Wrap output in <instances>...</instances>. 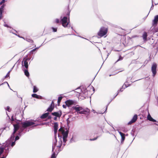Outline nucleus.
<instances>
[{
  "label": "nucleus",
  "mask_w": 158,
  "mask_h": 158,
  "mask_svg": "<svg viewBox=\"0 0 158 158\" xmlns=\"http://www.w3.org/2000/svg\"><path fill=\"white\" fill-rule=\"evenodd\" d=\"M54 139L53 140L52 146V151H53L56 146L57 143L56 136L54 135Z\"/></svg>",
  "instance_id": "obj_14"
},
{
  "label": "nucleus",
  "mask_w": 158,
  "mask_h": 158,
  "mask_svg": "<svg viewBox=\"0 0 158 158\" xmlns=\"http://www.w3.org/2000/svg\"><path fill=\"white\" fill-rule=\"evenodd\" d=\"M109 55V54H108L107 56H108V55Z\"/></svg>",
  "instance_id": "obj_60"
},
{
  "label": "nucleus",
  "mask_w": 158,
  "mask_h": 158,
  "mask_svg": "<svg viewBox=\"0 0 158 158\" xmlns=\"http://www.w3.org/2000/svg\"><path fill=\"white\" fill-rule=\"evenodd\" d=\"M128 78H127L126 81L124 83V85L123 86V87L124 85L125 86V87L124 88V89H125L127 87H128V86H129L130 85V84H127V81H128Z\"/></svg>",
  "instance_id": "obj_21"
},
{
  "label": "nucleus",
  "mask_w": 158,
  "mask_h": 158,
  "mask_svg": "<svg viewBox=\"0 0 158 158\" xmlns=\"http://www.w3.org/2000/svg\"><path fill=\"white\" fill-rule=\"evenodd\" d=\"M52 114L56 117L60 118L61 115L62 113L60 111L54 112L52 113Z\"/></svg>",
  "instance_id": "obj_12"
},
{
  "label": "nucleus",
  "mask_w": 158,
  "mask_h": 158,
  "mask_svg": "<svg viewBox=\"0 0 158 158\" xmlns=\"http://www.w3.org/2000/svg\"><path fill=\"white\" fill-rule=\"evenodd\" d=\"M38 90V89L35 86H33V92L34 93H36L37 92Z\"/></svg>",
  "instance_id": "obj_23"
},
{
  "label": "nucleus",
  "mask_w": 158,
  "mask_h": 158,
  "mask_svg": "<svg viewBox=\"0 0 158 158\" xmlns=\"http://www.w3.org/2000/svg\"><path fill=\"white\" fill-rule=\"evenodd\" d=\"M48 119H51L52 118L51 116H50V115L48 116Z\"/></svg>",
  "instance_id": "obj_52"
},
{
  "label": "nucleus",
  "mask_w": 158,
  "mask_h": 158,
  "mask_svg": "<svg viewBox=\"0 0 158 158\" xmlns=\"http://www.w3.org/2000/svg\"><path fill=\"white\" fill-rule=\"evenodd\" d=\"M5 6L4 4L2 5L0 7V20L2 18V12L4 10V8Z\"/></svg>",
  "instance_id": "obj_15"
},
{
  "label": "nucleus",
  "mask_w": 158,
  "mask_h": 158,
  "mask_svg": "<svg viewBox=\"0 0 158 158\" xmlns=\"http://www.w3.org/2000/svg\"><path fill=\"white\" fill-rule=\"evenodd\" d=\"M69 132L68 131L62 132L63 139L64 143H65L67 141V138L68 137Z\"/></svg>",
  "instance_id": "obj_8"
},
{
  "label": "nucleus",
  "mask_w": 158,
  "mask_h": 158,
  "mask_svg": "<svg viewBox=\"0 0 158 158\" xmlns=\"http://www.w3.org/2000/svg\"><path fill=\"white\" fill-rule=\"evenodd\" d=\"M23 127L21 128V129L19 130V132L18 134V135L19 136H21V133L22 132L24 129L23 128Z\"/></svg>",
  "instance_id": "obj_27"
},
{
  "label": "nucleus",
  "mask_w": 158,
  "mask_h": 158,
  "mask_svg": "<svg viewBox=\"0 0 158 158\" xmlns=\"http://www.w3.org/2000/svg\"><path fill=\"white\" fill-rule=\"evenodd\" d=\"M14 34L16 35L15 33H14Z\"/></svg>",
  "instance_id": "obj_64"
},
{
  "label": "nucleus",
  "mask_w": 158,
  "mask_h": 158,
  "mask_svg": "<svg viewBox=\"0 0 158 158\" xmlns=\"http://www.w3.org/2000/svg\"><path fill=\"white\" fill-rule=\"evenodd\" d=\"M55 22L57 23H59V20L58 19H56L55 20Z\"/></svg>",
  "instance_id": "obj_38"
},
{
  "label": "nucleus",
  "mask_w": 158,
  "mask_h": 158,
  "mask_svg": "<svg viewBox=\"0 0 158 158\" xmlns=\"http://www.w3.org/2000/svg\"><path fill=\"white\" fill-rule=\"evenodd\" d=\"M27 40L28 41V42L32 43L33 42V40H32L31 39H27Z\"/></svg>",
  "instance_id": "obj_36"
},
{
  "label": "nucleus",
  "mask_w": 158,
  "mask_h": 158,
  "mask_svg": "<svg viewBox=\"0 0 158 158\" xmlns=\"http://www.w3.org/2000/svg\"><path fill=\"white\" fill-rule=\"evenodd\" d=\"M62 97L61 96L59 97L58 98L57 102L58 104H59L60 103L61 101L62 98Z\"/></svg>",
  "instance_id": "obj_26"
},
{
  "label": "nucleus",
  "mask_w": 158,
  "mask_h": 158,
  "mask_svg": "<svg viewBox=\"0 0 158 158\" xmlns=\"http://www.w3.org/2000/svg\"><path fill=\"white\" fill-rule=\"evenodd\" d=\"M52 154L51 155V158H56V156L55 152H54V151H52Z\"/></svg>",
  "instance_id": "obj_25"
},
{
  "label": "nucleus",
  "mask_w": 158,
  "mask_h": 158,
  "mask_svg": "<svg viewBox=\"0 0 158 158\" xmlns=\"http://www.w3.org/2000/svg\"><path fill=\"white\" fill-rule=\"evenodd\" d=\"M109 55V54H108L107 56H108V55Z\"/></svg>",
  "instance_id": "obj_62"
},
{
  "label": "nucleus",
  "mask_w": 158,
  "mask_h": 158,
  "mask_svg": "<svg viewBox=\"0 0 158 158\" xmlns=\"http://www.w3.org/2000/svg\"><path fill=\"white\" fill-rule=\"evenodd\" d=\"M125 135L124 136H122V137H121V143H123V141L125 140Z\"/></svg>",
  "instance_id": "obj_28"
},
{
  "label": "nucleus",
  "mask_w": 158,
  "mask_h": 158,
  "mask_svg": "<svg viewBox=\"0 0 158 158\" xmlns=\"http://www.w3.org/2000/svg\"><path fill=\"white\" fill-rule=\"evenodd\" d=\"M6 110H7V111H8V112H10V107L9 106H7L6 107V108H5Z\"/></svg>",
  "instance_id": "obj_30"
},
{
  "label": "nucleus",
  "mask_w": 158,
  "mask_h": 158,
  "mask_svg": "<svg viewBox=\"0 0 158 158\" xmlns=\"http://www.w3.org/2000/svg\"><path fill=\"white\" fill-rule=\"evenodd\" d=\"M27 60V59H26L24 61L23 60L22 61V65L23 66H24L26 69H27L28 68V64Z\"/></svg>",
  "instance_id": "obj_16"
},
{
  "label": "nucleus",
  "mask_w": 158,
  "mask_h": 158,
  "mask_svg": "<svg viewBox=\"0 0 158 158\" xmlns=\"http://www.w3.org/2000/svg\"><path fill=\"white\" fill-rule=\"evenodd\" d=\"M13 126L14 127V131L10 137V140H14L15 138L14 134L19 129V125L18 124H14Z\"/></svg>",
  "instance_id": "obj_5"
},
{
  "label": "nucleus",
  "mask_w": 158,
  "mask_h": 158,
  "mask_svg": "<svg viewBox=\"0 0 158 158\" xmlns=\"http://www.w3.org/2000/svg\"><path fill=\"white\" fill-rule=\"evenodd\" d=\"M58 123L57 122H55L54 123V135L55 136H56L57 132L58 129Z\"/></svg>",
  "instance_id": "obj_11"
},
{
  "label": "nucleus",
  "mask_w": 158,
  "mask_h": 158,
  "mask_svg": "<svg viewBox=\"0 0 158 158\" xmlns=\"http://www.w3.org/2000/svg\"><path fill=\"white\" fill-rule=\"evenodd\" d=\"M98 137H97L96 138H94V139H89V140L90 141H94V140H95L97 139Z\"/></svg>",
  "instance_id": "obj_40"
},
{
  "label": "nucleus",
  "mask_w": 158,
  "mask_h": 158,
  "mask_svg": "<svg viewBox=\"0 0 158 158\" xmlns=\"http://www.w3.org/2000/svg\"><path fill=\"white\" fill-rule=\"evenodd\" d=\"M57 117H56V116H55V117L54 118V120H56L57 119Z\"/></svg>",
  "instance_id": "obj_51"
},
{
  "label": "nucleus",
  "mask_w": 158,
  "mask_h": 158,
  "mask_svg": "<svg viewBox=\"0 0 158 158\" xmlns=\"http://www.w3.org/2000/svg\"><path fill=\"white\" fill-rule=\"evenodd\" d=\"M107 32V28L102 27L101 28L99 31L98 33V35L100 37H102L106 35Z\"/></svg>",
  "instance_id": "obj_3"
},
{
  "label": "nucleus",
  "mask_w": 158,
  "mask_h": 158,
  "mask_svg": "<svg viewBox=\"0 0 158 158\" xmlns=\"http://www.w3.org/2000/svg\"><path fill=\"white\" fill-rule=\"evenodd\" d=\"M158 22V15H156L154 17V19L152 21V26H156Z\"/></svg>",
  "instance_id": "obj_10"
},
{
  "label": "nucleus",
  "mask_w": 158,
  "mask_h": 158,
  "mask_svg": "<svg viewBox=\"0 0 158 158\" xmlns=\"http://www.w3.org/2000/svg\"><path fill=\"white\" fill-rule=\"evenodd\" d=\"M48 114H49V113L48 112L45 113L43 114L40 117V118H42V119L45 118H47L48 116Z\"/></svg>",
  "instance_id": "obj_20"
},
{
  "label": "nucleus",
  "mask_w": 158,
  "mask_h": 158,
  "mask_svg": "<svg viewBox=\"0 0 158 158\" xmlns=\"http://www.w3.org/2000/svg\"><path fill=\"white\" fill-rule=\"evenodd\" d=\"M111 76V75H110L109 76Z\"/></svg>",
  "instance_id": "obj_63"
},
{
  "label": "nucleus",
  "mask_w": 158,
  "mask_h": 158,
  "mask_svg": "<svg viewBox=\"0 0 158 158\" xmlns=\"http://www.w3.org/2000/svg\"><path fill=\"white\" fill-rule=\"evenodd\" d=\"M52 28L53 30V31H54V32H56L57 31V28H54L53 27H52Z\"/></svg>",
  "instance_id": "obj_34"
},
{
  "label": "nucleus",
  "mask_w": 158,
  "mask_h": 158,
  "mask_svg": "<svg viewBox=\"0 0 158 158\" xmlns=\"http://www.w3.org/2000/svg\"><path fill=\"white\" fill-rule=\"evenodd\" d=\"M153 7H154V6L152 5L151 8V10H152L153 8Z\"/></svg>",
  "instance_id": "obj_50"
},
{
  "label": "nucleus",
  "mask_w": 158,
  "mask_h": 158,
  "mask_svg": "<svg viewBox=\"0 0 158 158\" xmlns=\"http://www.w3.org/2000/svg\"><path fill=\"white\" fill-rule=\"evenodd\" d=\"M72 109L75 110L77 113L88 114H89L90 110L87 108H83L82 107L79 106L78 105L73 106Z\"/></svg>",
  "instance_id": "obj_1"
},
{
  "label": "nucleus",
  "mask_w": 158,
  "mask_h": 158,
  "mask_svg": "<svg viewBox=\"0 0 158 158\" xmlns=\"http://www.w3.org/2000/svg\"><path fill=\"white\" fill-rule=\"evenodd\" d=\"M147 33L146 32H144L142 35V37L144 41L147 40Z\"/></svg>",
  "instance_id": "obj_19"
},
{
  "label": "nucleus",
  "mask_w": 158,
  "mask_h": 158,
  "mask_svg": "<svg viewBox=\"0 0 158 158\" xmlns=\"http://www.w3.org/2000/svg\"><path fill=\"white\" fill-rule=\"evenodd\" d=\"M68 18L67 17L64 16L61 20V21L62 23V26L64 27H70V25L69 24V21L67 22Z\"/></svg>",
  "instance_id": "obj_4"
},
{
  "label": "nucleus",
  "mask_w": 158,
  "mask_h": 158,
  "mask_svg": "<svg viewBox=\"0 0 158 158\" xmlns=\"http://www.w3.org/2000/svg\"><path fill=\"white\" fill-rule=\"evenodd\" d=\"M15 144V141L13 142L11 144V146L12 147H13L14 146Z\"/></svg>",
  "instance_id": "obj_41"
},
{
  "label": "nucleus",
  "mask_w": 158,
  "mask_h": 158,
  "mask_svg": "<svg viewBox=\"0 0 158 158\" xmlns=\"http://www.w3.org/2000/svg\"><path fill=\"white\" fill-rule=\"evenodd\" d=\"M4 26L5 27H8V25L7 24H4Z\"/></svg>",
  "instance_id": "obj_49"
},
{
  "label": "nucleus",
  "mask_w": 158,
  "mask_h": 158,
  "mask_svg": "<svg viewBox=\"0 0 158 158\" xmlns=\"http://www.w3.org/2000/svg\"><path fill=\"white\" fill-rule=\"evenodd\" d=\"M25 75L27 77H29V74L27 70L25 69L24 70Z\"/></svg>",
  "instance_id": "obj_24"
},
{
  "label": "nucleus",
  "mask_w": 158,
  "mask_h": 158,
  "mask_svg": "<svg viewBox=\"0 0 158 158\" xmlns=\"http://www.w3.org/2000/svg\"><path fill=\"white\" fill-rule=\"evenodd\" d=\"M123 59V57L121 56H120L119 58V59L117 60L116 62H117L118 61L122 60Z\"/></svg>",
  "instance_id": "obj_32"
},
{
  "label": "nucleus",
  "mask_w": 158,
  "mask_h": 158,
  "mask_svg": "<svg viewBox=\"0 0 158 158\" xmlns=\"http://www.w3.org/2000/svg\"><path fill=\"white\" fill-rule=\"evenodd\" d=\"M123 91V88H120V90H118V93H117V94L114 97V98H115L116 97V96L118 95V94L119 93V91L122 92V91Z\"/></svg>",
  "instance_id": "obj_29"
},
{
  "label": "nucleus",
  "mask_w": 158,
  "mask_h": 158,
  "mask_svg": "<svg viewBox=\"0 0 158 158\" xmlns=\"http://www.w3.org/2000/svg\"><path fill=\"white\" fill-rule=\"evenodd\" d=\"M147 118L150 121L153 122H156V120L153 119L151 116L149 114H148V116H147Z\"/></svg>",
  "instance_id": "obj_18"
},
{
  "label": "nucleus",
  "mask_w": 158,
  "mask_h": 158,
  "mask_svg": "<svg viewBox=\"0 0 158 158\" xmlns=\"http://www.w3.org/2000/svg\"><path fill=\"white\" fill-rule=\"evenodd\" d=\"M38 48H36L33 49H32V50H31V52H30V53H31L32 52L35 51L37 49H38Z\"/></svg>",
  "instance_id": "obj_37"
},
{
  "label": "nucleus",
  "mask_w": 158,
  "mask_h": 158,
  "mask_svg": "<svg viewBox=\"0 0 158 158\" xmlns=\"http://www.w3.org/2000/svg\"><path fill=\"white\" fill-rule=\"evenodd\" d=\"M54 107V105H50L49 107L47 109V111L49 112H51L53 110Z\"/></svg>",
  "instance_id": "obj_17"
},
{
  "label": "nucleus",
  "mask_w": 158,
  "mask_h": 158,
  "mask_svg": "<svg viewBox=\"0 0 158 158\" xmlns=\"http://www.w3.org/2000/svg\"><path fill=\"white\" fill-rule=\"evenodd\" d=\"M120 135L121 136V137H122V136H123L124 135H125V134H124V133H122V134H120Z\"/></svg>",
  "instance_id": "obj_48"
},
{
  "label": "nucleus",
  "mask_w": 158,
  "mask_h": 158,
  "mask_svg": "<svg viewBox=\"0 0 158 158\" xmlns=\"http://www.w3.org/2000/svg\"><path fill=\"white\" fill-rule=\"evenodd\" d=\"M93 112L94 113H95V111L94 110H93Z\"/></svg>",
  "instance_id": "obj_56"
},
{
  "label": "nucleus",
  "mask_w": 158,
  "mask_h": 158,
  "mask_svg": "<svg viewBox=\"0 0 158 158\" xmlns=\"http://www.w3.org/2000/svg\"><path fill=\"white\" fill-rule=\"evenodd\" d=\"M19 136H18V135L16 136L15 138V140H18L19 139Z\"/></svg>",
  "instance_id": "obj_42"
},
{
  "label": "nucleus",
  "mask_w": 158,
  "mask_h": 158,
  "mask_svg": "<svg viewBox=\"0 0 158 158\" xmlns=\"http://www.w3.org/2000/svg\"><path fill=\"white\" fill-rule=\"evenodd\" d=\"M31 96L34 98H39L41 96L38 95L36 94H32Z\"/></svg>",
  "instance_id": "obj_22"
},
{
  "label": "nucleus",
  "mask_w": 158,
  "mask_h": 158,
  "mask_svg": "<svg viewBox=\"0 0 158 158\" xmlns=\"http://www.w3.org/2000/svg\"><path fill=\"white\" fill-rule=\"evenodd\" d=\"M58 137L60 138V141L58 142L59 144L58 146H57V147L59 148V150H58V152H59L60 151H61L62 150L61 148V147L62 145V136H60L59 134H58Z\"/></svg>",
  "instance_id": "obj_9"
},
{
  "label": "nucleus",
  "mask_w": 158,
  "mask_h": 158,
  "mask_svg": "<svg viewBox=\"0 0 158 158\" xmlns=\"http://www.w3.org/2000/svg\"><path fill=\"white\" fill-rule=\"evenodd\" d=\"M9 148H7V149H6V151H7V150H8Z\"/></svg>",
  "instance_id": "obj_55"
},
{
  "label": "nucleus",
  "mask_w": 158,
  "mask_h": 158,
  "mask_svg": "<svg viewBox=\"0 0 158 158\" xmlns=\"http://www.w3.org/2000/svg\"><path fill=\"white\" fill-rule=\"evenodd\" d=\"M109 55V54H108L107 56H108V55Z\"/></svg>",
  "instance_id": "obj_61"
},
{
  "label": "nucleus",
  "mask_w": 158,
  "mask_h": 158,
  "mask_svg": "<svg viewBox=\"0 0 158 158\" xmlns=\"http://www.w3.org/2000/svg\"><path fill=\"white\" fill-rule=\"evenodd\" d=\"M71 29H73V27H71Z\"/></svg>",
  "instance_id": "obj_59"
},
{
  "label": "nucleus",
  "mask_w": 158,
  "mask_h": 158,
  "mask_svg": "<svg viewBox=\"0 0 158 158\" xmlns=\"http://www.w3.org/2000/svg\"><path fill=\"white\" fill-rule=\"evenodd\" d=\"M10 71H9L8 73H7V74L6 75L5 77V78H7V77H9V75H10Z\"/></svg>",
  "instance_id": "obj_35"
},
{
  "label": "nucleus",
  "mask_w": 158,
  "mask_h": 158,
  "mask_svg": "<svg viewBox=\"0 0 158 158\" xmlns=\"http://www.w3.org/2000/svg\"><path fill=\"white\" fill-rule=\"evenodd\" d=\"M5 0H2V1L0 2V4H2V3H4L5 2Z\"/></svg>",
  "instance_id": "obj_44"
},
{
  "label": "nucleus",
  "mask_w": 158,
  "mask_h": 158,
  "mask_svg": "<svg viewBox=\"0 0 158 158\" xmlns=\"http://www.w3.org/2000/svg\"><path fill=\"white\" fill-rule=\"evenodd\" d=\"M7 84H8V86L9 87V84H8V83H7Z\"/></svg>",
  "instance_id": "obj_58"
},
{
  "label": "nucleus",
  "mask_w": 158,
  "mask_h": 158,
  "mask_svg": "<svg viewBox=\"0 0 158 158\" xmlns=\"http://www.w3.org/2000/svg\"><path fill=\"white\" fill-rule=\"evenodd\" d=\"M118 132L120 134H122V132L121 131H119Z\"/></svg>",
  "instance_id": "obj_54"
},
{
  "label": "nucleus",
  "mask_w": 158,
  "mask_h": 158,
  "mask_svg": "<svg viewBox=\"0 0 158 158\" xmlns=\"http://www.w3.org/2000/svg\"><path fill=\"white\" fill-rule=\"evenodd\" d=\"M67 106V105H66L65 104V105H63V107L64 108H66V106Z\"/></svg>",
  "instance_id": "obj_43"
},
{
  "label": "nucleus",
  "mask_w": 158,
  "mask_h": 158,
  "mask_svg": "<svg viewBox=\"0 0 158 158\" xmlns=\"http://www.w3.org/2000/svg\"><path fill=\"white\" fill-rule=\"evenodd\" d=\"M137 115L136 114H135L134 115V116L132 118V119L129 121L128 123V124L130 125L132 123H133L134 122H135L136 120H137Z\"/></svg>",
  "instance_id": "obj_13"
},
{
  "label": "nucleus",
  "mask_w": 158,
  "mask_h": 158,
  "mask_svg": "<svg viewBox=\"0 0 158 158\" xmlns=\"http://www.w3.org/2000/svg\"><path fill=\"white\" fill-rule=\"evenodd\" d=\"M59 131H62V132L64 131H63V129L61 128H60V129H59Z\"/></svg>",
  "instance_id": "obj_46"
},
{
  "label": "nucleus",
  "mask_w": 158,
  "mask_h": 158,
  "mask_svg": "<svg viewBox=\"0 0 158 158\" xmlns=\"http://www.w3.org/2000/svg\"><path fill=\"white\" fill-rule=\"evenodd\" d=\"M15 120H16L15 119H14L13 117V116H12L11 117V121H14Z\"/></svg>",
  "instance_id": "obj_39"
},
{
  "label": "nucleus",
  "mask_w": 158,
  "mask_h": 158,
  "mask_svg": "<svg viewBox=\"0 0 158 158\" xmlns=\"http://www.w3.org/2000/svg\"><path fill=\"white\" fill-rule=\"evenodd\" d=\"M65 103L67 105L68 107H70L72 105H75L76 103L75 101L73 100H69L65 102Z\"/></svg>",
  "instance_id": "obj_7"
},
{
  "label": "nucleus",
  "mask_w": 158,
  "mask_h": 158,
  "mask_svg": "<svg viewBox=\"0 0 158 158\" xmlns=\"http://www.w3.org/2000/svg\"><path fill=\"white\" fill-rule=\"evenodd\" d=\"M110 102H109V103L107 104V106H106V110H105V111L104 112H103V113H99V114H103L106 111V110H107V107H108V106L109 105V104H110Z\"/></svg>",
  "instance_id": "obj_33"
},
{
  "label": "nucleus",
  "mask_w": 158,
  "mask_h": 158,
  "mask_svg": "<svg viewBox=\"0 0 158 158\" xmlns=\"http://www.w3.org/2000/svg\"><path fill=\"white\" fill-rule=\"evenodd\" d=\"M17 97H18V98H21V101H22V98H21V97H20V96H18L17 95Z\"/></svg>",
  "instance_id": "obj_45"
},
{
  "label": "nucleus",
  "mask_w": 158,
  "mask_h": 158,
  "mask_svg": "<svg viewBox=\"0 0 158 158\" xmlns=\"http://www.w3.org/2000/svg\"><path fill=\"white\" fill-rule=\"evenodd\" d=\"M51 105H54V103L52 101V103Z\"/></svg>",
  "instance_id": "obj_53"
},
{
  "label": "nucleus",
  "mask_w": 158,
  "mask_h": 158,
  "mask_svg": "<svg viewBox=\"0 0 158 158\" xmlns=\"http://www.w3.org/2000/svg\"><path fill=\"white\" fill-rule=\"evenodd\" d=\"M69 15V13H68L67 14V15Z\"/></svg>",
  "instance_id": "obj_57"
},
{
  "label": "nucleus",
  "mask_w": 158,
  "mask_h": 158,
  "mask_svg": "<svg viewBox=\"0 0 158 158\" xmlns=\"http://www.w3.org/2000/svg\"><path fill=\"white\" fill-rule=\"evenodd\" d=\"M4 148H1L0 151V155H1L3 152Z\"/></svg>",
  "instance_id": "obj_31"
},
{
  "label": "nucleus",
  "mask_w": 158,
  "mask_h": 158,
  "mask_svg": "<svg viewBox=\"0 0 158 158\" xmlns=\"http://www.w3.org/2000/svg\"><path fill=\"white\" fill-rule=\"evenodd\" d=\"M120 135L121 136V137H122V136H123L124 135H125V134H124V133H122V134H120Z\"/></svg>",
  "instance_id": "obj_47"
},
{
  "label": "nucleus",
  "mask_w": 158,
  "mask_h": 158,
  "mask_svg": "<svg viewBox=\"0 0 158 158\" xmlns=\"http://www.w3.org/2000/svg\"><path fill=\"white\" fill-rule=\"evenodd\" d=\"M156 68L157 65L155 63H154L152 65L151 70L152 73V76L154 77L156 73Z\"/></svg>",
  "instance_id": "obj_6"
},
{
  "label": "nucleus",
  "mask_w": 158,
  "mask_h": 158,
  "mask_svg": "<svg viewBox=\"0 0 158 158\" xmlns=\"http://www.w3.org/2000/svg\"><path fill=\"white\" fill-rule=\"evenodd\" d=\"M22 127L26 128L27 127L34 126H36L38 125H40L41 123L37 124L36 123L30 122L29 121H27L26 122L22 123Z\"/></svg>",
  "instance_id": "obj_2"
}]
</instances>
